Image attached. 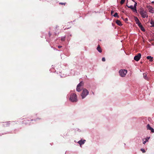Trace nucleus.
<instances>
[{"label":"nucleus","instance_id":"1","mask_svg":"<svg viewBox=\"0 0 154 154\" xmlns=\"http://www.w3.org/2000/svg\"><path fill=\"white\" fill-rule=\"evenodd\" d=\"M140 14L141 15L143 18H144L146 17H147L148 15L147 14V13L143 8H141L140 9L139 11Z\"/></svg>","mask_w":154,"mask_h":154},{"label":"nucleus","instance_id":"2","mask_svg":"<svg viewBox=\"0 0 154 154\" xmlns=\"http://www.w3.org/2000/svg\"><path fill=\"white\" fill-rule=\"evenodd\" d=\"M69 99L72 102H77V99L76 94H71L70 95Z\"/></svg>","mask_w":154,"mask_h":154},{"label":"nucleus","instance_id":"3","mask_svg":"<svg viewBox=\"0 0 154 154\" xmlns=\"http://www.w3.org/2000/svg\"><path fill=\"white\" fill-rule=\"evenodd\" d=\"M88 93L89 92L86 89H84L81 94L82 99L85 98Z\"/></svg>","mask_w":154,"mask_h":154},{"label":"nucleus","instance_id":"4","mask_svg":"<svg viewBox=\"0 0 154 154\" xmlns=\"http://www.w3.org/2000/svg\"><path fill=\"white\" fill-rule=\"evenodd\" d=\"M127 72V70L125 69H121L119 72L120 76L122 77H125Z\"/></svg>","mask_w":154,"mask_h":154},{"label":"nucleus","instance_id":"5","mask_svg":"<svg viewBox=\"0 0 154 154\" xmlns=\"http://www.w3.org/2000/svg\"><path fill=\"white\" fill-rule=\"evenodd\" d=\"M141 57V54L140 53H138L137 55L135 56L134 57V59L135 60L138 61L140 59Z\"/></svg>","mask_w":154,"mask_h":154},{"label":"nucleus","instance_id":"6","mask_svg":"<svg viewBox=\"0 0 154 154\" xmlns=\"http://www.w3.org/2000/svg\"><path fill=\"white\" fill-rule=\"evenodd\" d=\"M147 8L148 9L149 11L150 12L152 13H154V10H153V8L152 6H147Z\"/></svg>","mask_w":154,"mask_h":154},{"label":"nucleus","instance_id":"7","mask_svg":"<svg viewBox=\"0 0 154 154\" xmlns=\"http://www.w3.org/2000/svg\"><path fill=\"white\" fill-rule=\"evenodd\" d=\"M147 128L148 130H151L152 133L154 132V129L151 127L149 124H148L147 125Z\"/></svg>","mask_w":154,"mask_h":154},{"label":"nucleus","instance_id":"8","mask_svg":"<svg viewBox=\"0 0 154 154\" xmlns=\"http://www.w3.org/2000/svg\"><path fill=\"white\" fill-rule=\"evenodd\" d=\"M85 141H86L85 140H81L79 141L78 142V143L81 146V145H82V144H84L85 143Z\"/></svg>","mask_w":154,"mask_h":154},{"label":"nucleus","instance_id":"9","mask_svg":"<svg viewBox=\"0 0 154 154\" xmlns=\"http://www.w3.org/2000/svg\"><path fill=\"white\" fill-rule=\"evenodd\" d=\"M116 23L119 26H122V24L121 22L119 20H116Z\"/></svg>","mask_w":154,"mask_h":154},{"label":"nucleus","instance_id":"10","mask_svg":"<svg viewBox=\"0 0 154 154\" xmlns=\"http://www.w3.org/2000/svg\"><path fill=\"white\" fill-rule=\"evenodd\" d=\"M97 49L98 51L100 53L102 52V50L99 45H98V46L97 48Z\"/></svg>","mask_w":154,"mask_h":154},{"label":"nucleus","instance_id":"11","mask_svg":"<svg viewBox=\"0 0 154 154\" xmlns=\"http://www.w3.org/2000/svg\"><path fill=\"white\" fill-rule=\"evenodd\" d=\"M146 58L149 60L150 62H152L153 61V57L150 56H148L146 57Z\"/></svg>","mask_w":154,"mask_h":154},{"label":"nucleus","instance_id":"12","mask_svg":"<svg viewBox=\"0 0 154 154\" xmlns=\"http://www.w3.org/2000/svg\"><path fill=\"white\" fill-rule=\"evenodd\" d=\"M143 77L144 79L146 80H148V78L147 76V74L146 73H143Z\"/></svg>","mask_w":154,"mask_h":154},{"label":"nucleus","instance_id":"13","mask_svg":"<svg viewBox=\"0 0 154 154\" xmlns=\"http://www.w3.org/2000/svg\"><path fill=\"white\" fill-rule=\"evenodd\" d=\"M76 90L78 92L81 91V89L80 87L77 85L76 88Z\"/></svg>","mask_w":154,"mask_h":154},{"label":"nucleus","instance_id":"14","mask_svg":"<svg viewBox=\"0 0 154 154\" xmlns=\"http://www.w3.org/2000/svg\"><path fill=\"white\" fill-rule=\"evenodd\" d=\"M83 85L84 83L82 82H81L77 85L80 87H81V86H83Z\"/></svg>","mask_w":154,"mask_h":154},{"label":"nucleus","instance_id":"15","mask_svg":"<svg viewBox=\"0 0 154 154\" xmlns=\"http://www.w3.org/2000/svg\"><path fill=\"white\" fill-rule=\"evenodd\" d=\"M150 24L152 25V27H154V21L151 20L150 21Z\"/></svg>","mask_w":154,"mask_h":154},{"label":"nucleus","instance_id":"16","mask_svg":"<svg viewBox=\"0 0 154 154\" xmlns=\"http://www.w3.org/2000/svg\"><path fill=\"white\" fill-rule=\"evenodd\" d=\"M149 138L148 137L147 139V138L145 139V141H143V144H145V143H146V142L148 141Z\"/></svg>","mask_w":154,"mask_h":154},{"label":"nucleus","instance_id":"17","mask_svg":"<svg viewBox=\"0 0 154 154\" xmlns=\"http://www.w3.org/2000/svg\"><path fill=\"white\" fill-rule=\"evenodd\" d=\"M113 16L115 17H117L119 18V16L118 15V14L116 12L115 13V14L113 15Z\"/></svg>","mask_w":154,"mask_h":154},{"label":"nucleus","instance_id":"18","mask_svg":"<svg viewBox=\"0 0 154 154\" xmlns=\"http://www.w3.org/2000/svg\"><path fill=\"white\" fill-rule=\"evenodd\" d=\"M135 20L137 24L138 22H140L138 18L136 17H135Z\"/></svg>","mask_w":154,"mask_h":154},{"label":"nucleus","instance_id":"19","mask_svg":"<svg viewBox=\"0 0 154 154\" xmlns=\"http://www.w3.org/2000/svg\"><path fill=\"white\" fill-rule=\"evenodd\" d=\"M127 7L128 8H129L131 9H132V10H134V7H133V5H131L129 6H128L127 5Z\"/></svg>","mask_w":154,"mask_h":154},{"label":"nucleus","instance_id":"20","mask_svg":"<svg viewBox=\"0 0 154 154\" xmlns=\"http://www.w3.org/2000/svg\"><path fill=\"white\" fill-rule=\"evenodd\" d=\"M140 29L143 31H145V29H144V27H143V26H141L140 28Z\"/></svg>","mask_w":154,"mask_h":154},{"label":"nucleus","instance_id":"21","mask_svg":"<svg viewBox=\"0 0 154 154\" xmlns=\"http://www.w3.org/2000/svg\"><path fill=\"white\" fill-rule=\"evenodd\" d=\"M137 24H138V26L140 28L141 26H142V25L141 24V23L140 22H138Z\"/></svg>","mask_w":154,"mask_h":154},{"label":"nucleus","instance_id":"22","mask_svg":"<svg viewBox=\"0 0 154 154\" xmlns=\"http://www.w3.org/2000/svg\"><path fill=\"white\" fill-rule=\"evenodd\" d=\"M66 38V36H64L63 37H62L61 38V40L62 41H64L65 40V39Z\"/></svg>","mask_w":154,"mask_h":154},{"label":"nucleus","instance_id":"23","mask_svg":"<svg viewBox=\"0 0 154 154\" xmlns=\"http://www.w3.org/2000/svg\"><path fill=\"white\" fill-rule=\"evenodd\" d=\"M125 0H121L120 2V3L121 5L123 4L124 2H125Z\"/></svg>","mask_w":154,"mask_h":154},{"label":"nucleus","instance_id":"24","mask_svg":"<svg viewBox=\"0 0 154 154\" xmlns=\"http://www.w3.org/2000/svg\"><path fill=\"white\" fill-rule=\"evenodd\" d=\"M140 150L143 152V153H145L146 152V151L144 149L142 148L140 149Z\"/></svg>","mask_w":154,"mask_h":154},{"label":"nucleus","instance_id":"25","mask_svg":"<svg viewBox=\"0 0 154 154\" xmlns=\"http://www.w3.org/2000/svg\"><path fill=\"white\" fill-rule=\"evenodd\" d=\"M66 3H62V2H60L59 3V4L60 5H65L66 4Z\"/></svg>","mask_w":154,"mask_h":154},{"label":"nucleus","instance_id":"26","mask_svg":"<svg viewBox=\"0 0 154 154\" xmlns=\"http://www.w3.org/2000/svg\"><path fill=\"white\" fill-rule=\"evenodd\" d=\"M133 10L134 12H137V10L136 8H134V10Z\"/></svg>","mask_w":154,"mask_h":154},{"label":"nucleus","instance_id":"27","mask_svg":"<svg viewBox=\"0 0 154 154\" xmlns=\"http://www.w3.org/2000/svg\"><path fill=\"white\" fill-rule=\"evenodd\" d=\"M102 60L104 62L105 61V57H103L102 59Z\"/></svg>","mask_w":154,"mask_h":154},{"label":"nucleus","instance_id":"28","mask_svg":"<svg viewBox=\"0 0 154 154\" xmlns=\"http://www.w3.org/2000/svg\"><path fill=\"white\" fill-rule=\"evenodd\" d=\"M48 35H49V37H50L51 35L50 32H49Z\"/></svg>","mask_w":154,"mask_h":154},{"label":"nucleus","instance_id":"29","mask_svg":"<svg viewBox=\"0 0 154 154\" xmlns=\"http://www.w3.org/2000/svg\"><path fill=\"white\" fill-rule=\"evenodd\" d=\"M137 4V3H136L134 5V8H136Z\"/></svg>","mask_w":154,"mask_h":154},{"label":"nucleus","instance_id":"30","mask_svg":"<svg viewBox=\"0 0 154 154\" xmlns=\"http://www.w3.org/2000/svg\"><path fill=\"white\" fill-rule=\"evenodd\" d=\"M58 48H60L62 47V46H60V45H59V46H58Z\"/></svg>","mask_w":154,"mask_h":154},{"label":"nucleus","instance_id":"31","mask_svg":"<svg viewBox=\"0 0 154 154\" xmlns=\"http://www.w3.org/2000/svg\"><path fill=\"white\" fill-rule=\"evenodd\" d=\"M114 11H111V14H112L114 13Z\"/></svg>","mask_w":154,"mask_h":154},{"label":"nucleus","instance_id":"32","mask_svg":"<svg viewBox=\"0 0 154 154\" xmlns=\"http://www.w3.org/2000/svg\"><path fill=\"white\" fill-rule=\"evenodd\" d=\"M128 20V18H125V21H127V20Z\"/></svg>","mask_w":154,"mask_h":154},{"label":"nucleus","instance_id":"33","mask_svg":"<svg viewBox=\"0 0 154 154\" xmlns=\"http://www.w3.org/2000/svg\"><path fill=\"white\" fill-rule=\"evenodd\" d=\"M151 3L152 4H153V3H154V1H152L151 2Z\"/></svg>","mask_w":154,"mask_h":154},{"label":"nucleus","instance_id":"34","mask_svg":"<svg viewBox=\"0 0 154 154\" xmlns=\"http://www.w3.org/2000/svg\"><path fill=\"white\" fill-rule=\"evenodd\" d=\"M64 29H66V28H65Z\"/></svg>","mask_w":154,"mask_h":154},{"label":"nucleus","instance_id":"35","mask_svg":"<svg viewBox=\"0 0 154 154\" xmlns=\"http://www.w3.org/2000/svg\"><path fill=\"white\" fill-rule=\"evenodd\" d=\"M57 27H56V29H57Z\"/></svg>","mask_w":154,"mask_h":154}]
</instances>
